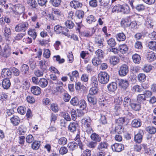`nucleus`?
<instances>
[{
    "label": "nucleus",
    "instance_id": "obj_1",
    "mask_svg": "<svg viewBox=\"0 0 156 156\" xmlns=\"http://www.w3.org/2000/svg\"><path fill=\"white\" fill-rule=\"evenodd\" d=\"M129 12V7L127 5H121L118 4L115 5L112 9V12H121L123 14H128Z\"/></svg>",
    "mask_w": 156,
    "mask_h": 156
},
{
    "label": "nucleus",
    "instance_id": "obj_2",
    "mask_svg": "<svg viewBox=\"0 0 156 156\" xmlns=\"http://www.w3.org/2000/svg\"><path fill=\"white\" fill-rule=\"evenodd\" d=\"M123 97V100L122 98H121V102L123 101V105L125 108H128L130 106L134 99L132 98L131 93L128 91H126V93L124 94Z\"/></svg>",
    "mask_w": 156,
    "mask_h": 156
},
{
    "label": "nucleus",
    "instance_id": "obj_3",
    "mask_svg": "<svg viewBox=\"0 0 156 156\" xmlns=\"http://www.w3.org/2000/svg\"><path fill=\"white\" fill-rule=\"evenodd\" d=\"M98 79L100 83L103 84H106L109 80V76L105 72H101L98 74Z\"/></svg>",
    "mask_w": 156,
    "mask_h": 156
},
{
    "label": "nucleus",
    "instance_id": "obj_4",
    "mask_svg": "<svg viewBox=\"0 0 156 156\" xmlns=\"http://www.w3.org/2000/svg\"><path fill=\"white\" fill-rule=\"evenodd\" d=\"M62 13L60 9L52 8L51 13L48 14L49 18L52 20H55L62 16Z\"/></svg>",
    "mask_w": 156,
    "mask_h": 156
},
{
    "label": "nucleus",
    "instance_id": "obj_5",
    "mask_svg": "<svg viewBox=\"0 0 156 156\" xmlns=\"http://www.w3.org/2000/svg\"><path fill=\"white\" fill-rule=\"evenodd\" d=\"M28 23L26 22H22L19 23L15 27V31L17 32H25V31L28 28Z\"/></svg>",
    "mask_w": 156,
    "mask_h": 156
},
{
    "label": "nucleus",
    "instance_id": "obj_6",
    "mask_svg": "<svg viewBox=\"0 0 156 156\" xmlns=\"http://www.w3.org/2000/svg\"><path fill=\"white\" fill-rule=\"evenodd\" d=\"M129 3L133 9H135L138 12H141L145 9V6L142 4L136 5V2L134 0H129Z\"/></svg>",
    "mask_w": 156,
    "mask_h": 156
},
{
    "label": "nucleus",
    "instance_id": "obj_7",
    "mask_svg": "<svg viewBox=\"0 0 156 156\" xmlns=\"http://www.w3.org/2000/svg\"><path fill=\"white\" fill-rule=\"evenodd\" d=\"M128 72V67L127 65L123 64L120 67L119 71V73L120 76H124L126 75Z\"/></svg>",
    "mask_w": 156,
    "mask_h": 156
},
{
    "label": "nucleus",
    "instance_id": "obj_8",
    "mask_svg": "<svg viewBox=\"0 0 156 156\" xmlns=\"http://www.w3.org/2000/svg\"><path fill=\"white\" fill-rule=\"evenodd\" d=\"M1 75L2 77L9 79L12 77L11 69L8 68L3 69L1 72Z\"/></svg>",
    "mask_w": 156,
    "mask_h": 156
},
{
    "label": "nucleus",
    "instance_id": "obj_9",
    "mask_svg": "<svg viewBox=\"0 0 156 156\" xmlns=\"http://www.w3.org/2000/svg\"><path fill=\"white\" fill-rule=\"evenodd\" d=\"M131 109L135 111H139L141 109V105L136 99H134L129 106Z\"/></svg>",
    "mask_w": 156,
    "mask_h": 156
},
{
    "label": "nucleus",
    "instance_id": "obj_10",
    "mask_svg": "<svg viewBox=\"0 0 156 156\" xmlns=\"http://www.w3.org/2000/svg\"><path fill=\"white\" fill-rule=\"evenodd\" d=\"M25 10V7L22 5L18 4L15 5L14 13L16 15H20Z\"/></svg>",
    "mask_w": 156,
    "mask_h": 156
},
{
    "label": "nucleus",
    "instance_id": "obj_11",
    "mask_svg": "<svg viewBox=\"0 0 156 156\" xmlns=\"http://www.w3.org/2000/svg\"><path fill=\"white\" fill-rule=\"evenodd\" d=\"M144 134V131L143 130L140 129L138 133L134 136V141L138 143H140L142 141Z\"/></svg>",
    "mask_w": 156,
    "mask_h": 156
},
{
    "label": "nucleus",
    "instance_id": "obj_12",
    "mask_svg": "<svg viewBox=\"0 0 156 156\" xmlns=\"http://www.w3.org/2000/svg\"><path fill=\"white\" fill-rule=\"evenodd\" d=\"M113 151L119 152L124 149V146L121 144L115 143L111 146Z\"/></svg>",
    "mask_w": 156,
    "mask_h": 156
},
{
    "label": "nucleus",
    "instance_id": "obj_13",
    "mask_svg": "<svg viewBox=\"0 0 156 156\" xmlns=\"http://www.w3.org/2000/svg\"><path fill=\"white\" fill-rule=\"evenodd\" d=\"M3 35L5 37V39L8 40L10 37L12 32L10 28L5 26L3 29Z\"/></svg>",
    "mask_w": 156,
    "mask_h": 156
},
{
    "label": "nucleus",
    "instance_id": "obj_14",
    "mask_svg": "<svg viewBox=\"0 0 156 156\" xmlns=\"http://www.w3.org/2000/svg\"><path fill=\"white\" fill-rule=\"evenodd\" d=\"M125 130L123 127L122 125H119L115 126L114 129L112 130V133L115 134L117 133L118 134H121L124 132Z\"/></svg>",
    "mask_w": 156,
    "mask_h": 156
},
{
    "label": "nucleus",
    "instance_id": "obj_15",
    "mask_svg": "<svg viewBox=\"0 0 156 156\" xmlns=\"http://www.w3.org/2000/svg\"><path fill=\"white\" fill-rule=\"evenodd\" d=\"M131 21L130 16H127L125 18L122 19L121 21V26L124 27H127L130 26Z\"/></svg>",
    "mask_w": 156,
    "mask_h": 156
},
{
    "label": "nucleus",
    "instance_id": "obj_16",
    "mask_svg": "<svg viewBox=\"0 0 156 156\" xmlns=\"http://www.w3.org/2000/svg\"><path fill=\"white\" fill-rule=\"evenodd\" d=\"M104 39L101 36H98L95 37V44L100 48H102L104 46Z\"/></svg>",
    "mask_w": 156,
    "mask_h": 156
},
{
    "label": "nucleus",
    "instance_id": "obj_17",
    "mask_svg": "<svg viewBox=\"0 0 156 156\" xmlns=\"http://www.w3.org/2000/svg\"><path fill=\"white\" fill-rule=\"evenodd\" d=\"M118 85L123 89L126 90L129 85L128 81L126 80H119L118 81Z\"/></svg>",
    "mask_w": 156,
    "mask_h": 156
},
{
    "label": "nucleus",
    "instance_id": "obj_18",
    "mask_svg": "<svg viewBox=\"0 0 156 156\" xmlns=\"http://www.w3.org/2000/svg\"><path fill=\"white\" fill-rule=\"evenodd\" d=\"M70 5L72 8L77 9L81 8L83 6V4L79 1L75 0L70 2Z\"/></svg>",
    "mask_w": 156,
    "mask_h": 156
},
{
    "label": "nucleus",
    "instance_id": "obj_19",
    "mask_svg": "<svg viewBox=\"0 0 156 156\" xmlns=\"http://www.w3.org/2000/svg\"><path fill=\"white\" fill-rule=\"evenodd\" d=\"M107 88L109 91L113 92L117 88V84L115 82H112L107 85Z\"/></svg>",
    "mask_w": 156,
    "mask_h": 156
},
{
    "label": "nucleus",
    "instance_id": "obj_20",
    "mask_svg": "<svg viewBox=\"0 0 156 156\" xmlns=\"http://www.w3.org/2000/svg\"><path fill=\"white\" fill-rule=\"evenodd\" d=\"M2 87L5 89H8L11 86L10 80L8 78H4L2 80Z\"/></svg>",
    "mask_w": 156,
    "mask_h": 156
},
{
    "label": "nucleus",
    "instance_id": "obj_21",
    "mask_svg": "<svg viewBox=\"0 0 156 156\" xmlns=\"http://www.w3.org/2000/svg\"><path fill=\"white\" fill-rule=\"evenodd\" d=\"M11 122L14 126H17L20 123V120L19 117L17 115L13 116L10 118Z\"/></svg>",
    "mask_w": 156,
    "mask_h": 156
},
{
    "label": "nucleus",
    "instance_id": "obj_22",
    "mask_svg": "<svg viewBox=\"0 0 156 156\" xmlns=\"http://www.w3.org/2000/svg\"><path fill=\"white\" fill-rule=\"evenodd\" d=\"M147 58L148 61L152 62L156 59V54L153 51L148 52L147 53Z\"/></svg>",
    "mask_w": 156,
    "mask_h": 156
},
{
    "label": "nucleus",
    "instance_id": "obj_23",
    "mask_svg": "<svg viewBox=\"0 0 156 156\" xmlns=\"http://www.w3.org/2000/svg\"><path fill=\"white\" fill-rule=\"evenodd\" d=\"M81 121L82 124H84L86 128L90 127L91 126L92 120L90 117L84 118L82 119Z\"/></svg>",
    "mask_w": 156,
    "mask_h": 156
},
{
    "label": "nucleus",
    "instance_id": "obj_24",
    "mask_svg": "<svg viewBox=\"0 0 156 156\" xmlns=\"http://www.w3.org/2000/svg\"><path fill=\"white\" fill-rule=\"evenodd\" d=\"M78 125L75 122H70L68 126V130L71 132L74 133L76 130V128Z\"/></svg>",
    "mask_w": 156,
    "mask_h": 156
},
{
    "label": "nucleus",
    "instance_id": "obj_25",
    "mask_svg": "<svg viewBox=\"0 0 156 156\" xmlns=\"http://www.w3.org/2000/svg\"><path fill=\"white\" fill-rule=\"evenodd\" d=\"M27 131V128L26 126L24 125H20L19 126L18 129L17 133L18 134L20 135H24Z\"/></svg>",
    "mask_w": 156,
    "mask_h": 156
},
{
    "label": "nucleus",
    "instance_id": "obj_26",
    "mask_svg": "<svg viewBox=\"0 0 156 156\" xmlns=\"http://www.w3.org/2000/svg\"><path fill=\"white\" fill-rule=\"evenodd\" d=\"M31 91L34 94L38 95L41 93V89L37 86H33L31 87Z\"/></svg>",
    "mask_w": 156,
    "mask_h": 156
},
{
    "label": "nucleus",
    "instance_id": "obj_27",
    "mask_svg": "<svg viewBox=\"0 0 156 156\" xmlns=\"http://www.w3.org/2000/svg\"><path fill=\"white\" fill-rule=\"evenodd\" d=\"M91 139L97 143L100 142L101 140L100 136L96 133H92L90 136Z\"/></svg>",
    "mask_w": 156,
    "mask_h": 156
},
{
    "label": "nucleus",
    "instance_id": "obj_28",
    "mask_svg": "<svg viewBox=\"0 0 156 156\" xmlns=\"http://www.w3.org/2000/svg\"><path fill=\"white\" fill-rule=\"evenodd\" d=\"M142 124L141 121L139 119L133 120L131 122L132 127L135 128H138L140 127Z\"/></svg>",
    "mask_w": 156,
    "mask_h": 156
},
{
    "label": "nucleus",
    "instance_id": "obj_29",
    "mask_svg": "<svg viewBox=\"0 0 156 156\" xmlns=\"http://www.w3.org/2000/svg\"><path fill=\"white\" fill-rule=\"evenodd\" d=\"M67 146L69 150L73 151L77 148L78 144L75 142H71L68 144Z\"/></svg>",
    "mask_w": 156,
    "mask_h": 156
},
{
    "label": "nucleus",
    "instance_id": "obj_30",
    "mask_svg": "<svg viewBox=\"0 0 156 156\" xmlns=\"http://www.w3.org/2000/svg\"><path fill=\"white\" fill-rule=\"evenodd\" d=\"M67 75L69 76L70 80L72 81H73L74 80V77L76 78L79 77V73L76 70L73 71L71 73H69Z\"/></svg>",
    "mask_w": 156,
    "mask_h": 156
},
{
    "label": "nucleus",
    "instance_id": "obj_31",
    "mask_svg": "<svg viewBox=\"0 0 156 156\" xmlns=\"http://www.w3.org/2000/svg\"><path fill=\"white\" fill-rule=\"evenodd\" d=\"M108 145V143L106 141L101 142L98 145L97 148L99 150L103 151L107 148Z\"/></svg>",
    "mask_w": 156,
    "mask_h": 156
},
{
    "label": "nucleus",
    "instance_id": "obj_32",
    "mask_svg": "<svg viewBox=\"0 0 156 156\" xmlns=\"http://www.w3.org/2000/svg\"><path fill=\"white\" fill-rule=\"evenodd\" d=\"M48 84L47 80L44 78H41L39 81L38 85L42 88L46 87Z\"/></svg>",
    "mask_w": 156,
    "mask_h": 156
},
{
    "label": "nucleus",
    "instance_id": "obj_33",
    "mask_svg": "<svg viewBox=\"0 0 156 156\" xmlns=\"http://www.w3.org/2000/svg\"><path fill=\"white\" fill-rule=\"evenodd\" d=\"M115 36L117 40L119 41H124L126 39V36L123 32L117 34Z\"/></svg>",
    "mask_w": 156,
    "mask_h": 156
},
{
    "label": "nucleus",
    "instance_id": "obj_34",
    "mask_svg": "<svg viewBox=\"0 0 156 156\" xmlns=\"http://www.w3.org/2000/svg\"><path fill=\"white\" fill-rule=\"evenodd\" d=\"M132 58L133 62L136 64L140 63L141 61V58L140 55L137 54L133 55H132Z\"/></svg>",
    "mask_w": 156,
    "mask_h": 156
},
{
    "label": "nucleus",
    "instance_id": "obj_35",
    "mask_svg": "<svg viewBox=\"0 0 156 156\" xmlns=\"http://www.w3.org/2000/svg\"><path fill=\"white\" fill-rule=\"evenodd\" d=\"M119 51L122 54L126 53L128 50L127 46L125 44L120 45L119 47Z\"/></svg>",
    "mask_w": 156,
    "mask_h": 156
},
{
    "label": "nucleus",
    "instance_id": "obj_36",
    "mask_svg": "<svg viewBox=\"0 0 156 156\" xmlns=\"http://www.w3.org/2000/svg\"><path fill=\"white\" fill-rule=\"evenodd\" d=\"M20 69L22 73L25 75L29 72V67L27 65L24 64L21 66Z\"/></svg>",
    "mask_w": 156,
    "mask_h": 156
},
{
    "label": "nucleus",
    "instance_id": "obj_37",
    "mask_svg": "<svg viewBox=\"0 0 156 156\" xmlns=\"http://www.w3.org/2000/svg\"><path fill=\"white\" fill-rule=\"evenodd\" d=\"M109 62L114 65L118 63L119 61L118 57L115 56H112L109 57Z\"/></svg>",
    "mask_w": 156,
    "mask_h": 156
},
{
    "label": "nucleus",
    "instance_id": "obj_38",
    "mask_svg": "<svg viewBox=\"0 0 156 156\" xmlns=\"http://www.w3.org/2000/svg\"><path fill=\"white\" fill-rule=\"evenodd\" d=\"M98 86H92L89 91L90 95H93L98 93Z\"/></svg>",
    "mask_w": 156,
    "mask_h": 156
},
{
    "label": "nucleus",
    "instance_id": "obj_39",
    "mask_svg": "<svg viewBox=\"0 0 156 156\" xmlns=\"http://www.w3.org/2000/svg\"><path fill=\"white\" fill-rule=\"evenodd\" d=\"M40 142L39 141H35L31 144V147L34 150H38L40 146Z\"/></svg>",
    "mask_w": 156,
    "mask_h": 156
},
{
    "label": "nucleus",
    "instance_id": "obj_40",
    "mask_svg": "<svg viewBox=\"0 0 156 156\" xmlns=\"http://www.w3.org/2000/svg\"><path fill=\"white\" fill-rule=\"evenodd\" d=\"M39 65L40 68L43 70H45L47 69L48 63L44 60H42L40 61Z\"/></svg>",
    "mask_w": 156,
    "mask_h": 156
},
{
    "label": "nucleus",
    "instance_id": "obj_41",
    "mask_svg": "<svg viewBox=\"0 0 156 156\" xmlns=\"http://www.w3.org/2000/svg\"><path fill=\"white\" fill-rule=\"evenodd\" d=\"M107 43L108 45L111 48L114 47L116 44V42L113 38H111L107 40Z\"/></svg>",
    "mask_w": 156,
    "mask_h": 156
},
{
    "label": "nucleus",
    "instance_id": "obj_42",
    "mask_svg": "<svg viewBox=\"0 0 156 156\" xmlns=\"http://www.w3.org/2000/svg\"><path fill=\"white\" fill-rule=\"evenodd\" d=\"M87 98L88 102L90 105H94L97 104V101L96 98L88 95Z\"/></svg>",
    "mask_w": 156,
    "mask_h": 156
},
{
    "label": "nucleus",
    "instance_id": "obj_43",
    "mask_svg": "<svg viewBox=\"0 0 156 156\" xmlns=\"http://www.w3.org/2000/svg\"><path fill=\"white\" fill-rule=\"evenodd\" d=\"M127 120V118L125 117H120L115 119V122L118 124L122 125L126 123Z\"/></svg>",
    "mask_w": 156,
    "mask_h": 156
},
{
    "label": "nucleus",
    "instance_id": "obj_44",
    "mask_svg": "<svg viewBox=\"0 0 156 156\" xmlns=\"http://www.w3.org/2000/svg\"><path fill=\"white\" fill-rule=\"evenodd\" d=\"M133 91L135 92H140L143 91L144 86L143 85L142 86L136 85H134L133 87Z\"/></svg>",
    "mask_w": 156,
    "mask_h": 156
},
{
    "label": "nucleus",
    "instance_id": "obj_45",
    "mask_svg": "<svg viewBox=\"0 0 156 156\" xmlns=\"http://www.w3.org/2000/svg\"><path fill=\"white\" fill-rule=\"evenodd\" d=\"M147 46L151 50H156V42L155 41H151L149 42Z\"/></svg>",
    "mask_w": 156,
    "mask_h": 156
},
{
    "label": "nucleus",
    "instance_id": "obj_46",
    "mask_svg": "<svg viewBox=\"0 0 156 156\" xmlns=\"http://www.w3.org/2000/svg\"><path fill=\"white\" fill-rule=\"evenodd\" d=\"M123 115L129 119H133L134 117V115L128 110H125L123 112Z\"/></svg>",
    "mask_w": 156,
    "mask_h": 156
},
{
    "label": "nucleus",
    "instance_id": "obj_47",
    "mask_svg": "<svg viewBox=\"0 0 156 156\" xmlns=\"http://www.w3.org/2000/svg\"><path fill=\"white\" fill-rule=\"evenodd\" d=\"M11 50L8 47H5L4 49L3 55L4 57L7 58L11 54Z\"/></svg>",
    "mask_w": 156,
    "mask_h": 156
},
{
    "label": "nucleus",
    "instance_id": "obj_48",
    "mask_svg": "<svg viewBox=\"0 0 156 156\" xmlns=\"http://www.w3.org/2000/svg\"><path fill=\"white\" fill-rule=\"evenodd\" d=\"M90 84L92 86H98V80L96 77L93 76L91 77Z\"/></svg>",
    "mask_w": 156,
    "mask_h": 156
},
{
    "label": "nucleus",
    "instance_id": "obj_49",
    "mask_svg": "<svg viewBox=\"0 0 156 156\" xmlns=\"http://www.w3.org/2000/svg\"><path fill=\"white\" fill-rule=\"evenodd\" d=\"M137 100L140 104L143 103L144 101L146 100L145 96L143 94L138 95L137 97Z\"/></svg>",
    "mask_w": 156,
    "mask_h": 156
},
{
    "label": "nucleus",
    "instance_id": "obj_50",
    "mask_svg": "<svg viewBox=\"0 0 156 156\" xmlns=\"http://www.w3.org/2000/svg\"><path fill=\"white\" fill-rule=\"evenodd\" d=\"M97 58L99 59H102L104 58V52L100 49H98L95 51Z\"/></svg>",
    "mask_w": 156,
    "mask_h": 156
},
{
    "label": "nucleus",
    "instance_id": "obj_51",
    "mask_svg": "<svg viewBox=\"0 0 156 156\" xmlns=\"http://www.w3.org/2000/svg\"><path fill=\"white\" fill-rule=\"evenodd\" d=\"M50 109L54 113L57 112L59 110L58 105L53 103L50 105Z\"/></svg>",
    "mask_w": 156,
    "mask_h": 156
},
{
    "label": "nucleus",
    "instance_id": "obj_52",
    "mask_svg": "<svg viewBox=\"0 0 156 156\" xmlns=\"http://www.w3.org/2000/svg\"><path fill=\"white\" fill-rule=\"evenodd\" d=\"M82 110L86 108L87 107V104L84 100H81L79 102L78 104Z\"/></svg>",
    "mask_w": 156,
    "mask_h": 156
},
{
    "label": "nucleus",
    "instance_id": "obj_53",
    "mask_svg": "<svg viewBox=\"0 0 156 156\" xmlns=\"http://www.w3.org/2000/svg\"><path fill=\"white\" fill-rule=\"evenodd\" d=\"M10 69L12 75V73H13V75L16 76H18L19 75L20 72L19 69L13 67H11Z\"/></svg>",
    "mask_w": 156,
    "mask_h": 156
},
{
    "label": "nucleus",
    "instance_id": "obj_54",
    "mask_svg": "<svg viewBox=\"0 0 156 156\" xmlns=\"http://www.w3.org/2000/svg\"><path fill=\"white\" fill-rule=\"evenodd\" d=\"M76 15L79 19H82L84 16V12L82 10H78L75 13Z\"/></svg>",
    "mask_w": 156,
    "mask_h": 156
},
{
    "label": "nucleus",
    "instance_id": "obj_55",
    "mask_svg": "<svg viewBox=\"0 0 156 156\" xmlns=\"http://www.w3.org/2000/svg\"><path fill=\"white\" fill-rule=\"evenodd\" d=\"M26 34L25 32L18 33L14 37V40L17 41L20 40L23 37L25 36Z\"/></svg>",
    "mask_w": 156,
    "mask_h": 156
},
{
    "label": "nucleus",
    "instance_id": "obj_56",
    "mask_svg": "<svg viewBox=\"0 0 156 156\" xmlns=\"http://www.w3.org/2000/svg\"><path fill=\"white\" fill-rule=\"evenodd\" d=\"M92 63L93 65L96 66L101 64V61L100 59L94 57L92 60Z\"/></svg>",
    "mask_w": 156,
    "mask_h": 156
},
{
    "label": "nucleus",
    "instance_id": "obj_57",
    "mask_svg": "<svg viewBox=\"0 0 156 156\" xmlns=\"http://www.w3.org/2000/svg\"><path fill=\"white\" fill-rule=\"evenodd\" d=\"M27 3L33 8H36L37 6L35 0H27Z\"/></svg>",
    "mask_w": 156,
    "mask_h": 156
},
{
    "label": "nucleus",
    "instance_id": "obj_58",
    "mask_svg": "<svg viewBox=\"0 0 156 156\" xmlns=\"http://www.w3.org/2000/svg\"><path fill=\"white\" fill-rule=\"evenodd\" d=\"M58 142L59 144L63 146L67 143V140L65 137H62L59 139Z\"/></svg>",
    "mask_w": 156,
    "mask_h": 156
},
{
    "label": "nucleus",
    "instance_id": "obj_59",
    "mask_svg": "<svg viewBox=\"0 0 156 156\" xmlns=\"http://www.w3.org/2000/svg\"><path fill=\"white\" fill-rule=\"evenodd\" d=\"M146 129L148 133L151 134H154L156 132V129L153 126L147 127Z\"/></svg>",
    "mask_w": 156,
    "mask_h": 156
},
{
    "label": "nucleus",
    "instance_id": "obj_60",
    "mask_svg": "<svg viewBox=\"0 0 156 156\" xmlns=\"http://www.w3.org/2000/svg\"><path fill=\"white\" fill-rule=\"evenodd\" d=\"M79 101L76 97L73 98L70 101V104L73 106H76L79 104Z\"/></svg>",
    "mask_w": 156,
    "mask_h": 156
},
{
    "label": "nucleus",
    "instance_id": "obj_61",
    "mask_svg": "<svg viewBox=\"0 0 156 156\" xmlns=\"http://www.w3.org/2000/svg\"><path fill=\"white\" fill-rule=\"evenodd\" d=\"M100 5L104 7L107 6L110 2V0H99Z\"/></svg>",
    "mask_w": 156,
    "mask_h": 156
},
{
    "label": "nucleus",
    "instance_id": "obj_62",
    "mask_svg": "<svg viewBox=\"0 0 156 156\" xmlns=\"http://www.w3.org/2000/svg\"><path fill=\"white\" fill-rule=\"evenodd\" d=\"M66 27L69 29H72L74 26V23L71 20H67L65 23Z\"/></svg>",
    "mask_w": 156,
    "mask_h": 156
},
{
    "label": "nucleus",
    "instance_id": "obj_63",
    "mask_svg": "<svg viewBox=\"0 0 156 156\" xmlns=\"http://www.w3.org/2000/svg\"><path fill=\"white\" fill-rule=\"evenodd\" d=\"M86 20L87 23L90 24L96 21L94 16L92 15L88 16Z\"/></svg>",
    "mask_w": 156,
    "mask_h": 156
},
{
    "label": "nucleus",
    "instance_id": "obj_64",
    "mask_svg": "<svg viewBox=\"0 0 156 156\" xmlns=\"http://www.w3.org/2000/svg\"><path fill=\"white\" fill-rule=\"evenodd\" d=\"M97 143L93 141L90 142L87 144V146L89 148L94 149L97 147Z\"/></svg>",
    "mask_w": 156,
    "mask_h": 156
}]
</instances>
